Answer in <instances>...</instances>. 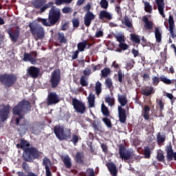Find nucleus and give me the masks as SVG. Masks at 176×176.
I'll use <instances>...</instances> for the list:
<instances>
[{
  "mask_svg": "<svg viewBox=\"0 0 176 176\" xmlns=\"http://www.w3.org/2000/svg\"><path fill=\"white\" fill-rule=\"evenodd\" d=\"M115 11L116 12L118 16H122V8L120 5H116L115 8Z\"/></svg>",
  "mask_w": 176,
  "mask_h": 176,
  "instance_id": "obj_63",
  "label": "nucleus"
},
{
  "mask_svg": "<svg viewBox=\"0 0 176 176\" xmlns=\"http://www.w3.org/2000/svg\"><path fill=\"white\" fill-rule=\"evenodd\" d=\"M118 116L120 123H126L127 116L126 115V109L122 106H118Z\"/></svg>",
  "mask_w": 176,
  "mask_h": 176,
  "instance_id": "obj_21",
  "label": "nucleus"
},
{
  "mask_svg": "<svg viewBox=\"0 0 176 176\" xmlns=\"http://www.w3.org/2000/svg\"><path fill=\"white\" fill-rule=\"evenodd\" d=\"M102 120L107 126V127H108L109 129H111V127H112V122H111V119L106 117L103 118Z\"/></svg>",
  "mask_w": 176,
  "mask_h": 176,
  "instance_id": "obj_49",
  "label": "nucleus"
},
{
  "mask_svg": "<svg viewBox=\"0 0 176 176\" xmlns=\"http://www.w3.org/2000/svg\"><path fill=\"white\" fill-rule=\"evenodd\" d=\"M73 0H55V5L60 6V5H64V3H71Z\"/></svg>",
  "mask_w": 176,
  "mask_h": 176,
  "instance_id": "obj_48",
  "label": "nucleus"
},
{
  "mask_svg": "<svg viewBox=\"0 0 176 176\" xmlns=\"http://www.w3.org/2000/svg\"><path fill=\"white\" fill-rule=\"evenodd\" d=\"M112 16L113 14L111 12L105 10H102L98 14V19L99 20H102V21H104L105 23V20H112Z\"/></svg>",
  "mask_w": 176,
  "mask_h": 176,
  "instance_id": "obj_17",
  "label": "nucleus"
},
{
  "mask_svg": "<svg viewBox=\"0 0 176 176\" xmlns=\"http://www.w3.org/2000/svg\"><path fill=\"white\" fill-rule=\"evenodd\" d=\"M104 85L108 89H109L110 91H112V90H113V83L112 82V79L109 78H107L105 80Z\"/></svg>",
  "mask_w": 176,
  "mask_h": 176,
  "instance_id": "obj_43",
  "label": "nucleus"
},
{
  "mask_svg": "<svg viewBox=\"0 0 176 176\" xmlns=\"http://www.w3.org/2000/svg\"><path fill=\"white\" fill-rule=\"evenodd\" d=\"M75 162L77 163V164H85V154L83 152L76 153Z\"/></svg>",
  "mask_w": 176,
  "mask_h": 176,
  "instance_id": "obj_25",
  "label": "nucleus"
},
{
  "mask_svg": "<svg viewBox=\"0 0 176 176\" xmlns=\"http://www.w3.org/2000/svg\"><path fill=\"white\" fill-rule=\"evenodd\" d=\"M124 24L126 25V27H128V28H131V27H133L131 20H130L127 16H125L124 18Z\"/></svg>",
  "mask_w": 176,
  "mask_h": 176,
  "instance_id": "obj_47",
  "label": "nucleus"
},
{
  "mask_svg": "<svg viewBox=\"0 0 176 176\" xmlns=\"http://www.w3.org/2000/svg\"><path fill=\"white\" fill-rule=\"evenodd\" d=\"M18 149H23V160L28 162L29 163L34 162V160H39L42 159L43 153L39 151L36 147L31 146L28 141L25 139H20L19 144H16Z\"/></svg>",
  "mask_w": 176,
  "mask_h": 176,
  "instance_id": "obj_2",
  "label": "nucleus"
},
{
  "mask_svg": "<svg viewBox=\"0 0 176 176\" xmlns=\"http://www.w3.org/2000/svg\"><path fill=\"white\" fill-rule=\"evenodd\" d=\"M79 53H80V51H78V50H76L75 52H72V60H76V58H78V57L79 56Z\"/></svg>",
  "mask_w": 176,
  "mask_h": 176,
  "instance_id": "obj_61",
  "label": "nucleus"
},
{
  "mask_svg": "<svg viewBox=\"0 0 176 176\" xmlns=\"http://www.w3.org/2000/svg\"><path fill=\"white\" fill-rule=\"evenodd\" d=\"M22 168L25 172L28 173L25 174L24 172H18V176H38V175L34 173L33 172H30V166L27 164V162H23Z\"/></svg>",
  "mask_w": 176,
  "mask_h": 176,
  "instance_id": "obj_16",
  "label": "nucleus"
},
{
  "mask_svg": "<svg viewBox=\"0 0 176 176\" xmlns=\"http://www.w3.org/2000/svg\"><path fill=\"white\" fill-rule=\"evenodd\" d=\"M60 102V96L56 92H50L47 98V105H56Z\"/></svg>",
  "mask_w": 176,
  "mask_h": 176,
  "instance_id": "obj_11",
  "label": "nucleus"
},
{
  "mask_svg": "<svg viewBox=\"0 0 176 176\" xmlns=\"http://www.w3.org/2000/svg\"><path fill=\"white\" fill-rule=\"evenodd\" d=\"M28 27L30 28L31 34L36 35L38 39H43V38H45V29H43L42 25L30 23Z\"/></svg>",
  "mask_w": 176,
  "mask_h": 176,
  "instance_id": "obj_5",
  "label": "nucleus"
},
{
  "mask_svg": "<svg viewBox=\"0 0 176 176\" xmlns=\"http://www.w3.org/2000/svg\"><path fill=\"white\" fill-rule=\"evenodd\" d=\"M168 24H169V32L170 34L173 39L176 38V32H175V23L174 21V17L173 15H170L168 18Z\"/></svg>",
  "mask_w": 176,
  "mask_h": 176,
  "instance_id": "obj_15",
  "label": "nucleus"
},
{
  "mask_svg": "<svg viewBox=\"0 0 176 176\" xmlns=\"http://www.w3.org/2000/svg\"><path fill=\"white\" fill-rule=\"evenodd\" d=\"M61 159L66 168H71V167H72V161L71 160L69 155L61 157Z\"/></svg>",
  "mask_w": 176,
  "mask_h": 176,
  "instance_id": "obj_28",
  "label": "nucleus"
},
{
  "mask_svg": "<svg viewBox=\"0 0 176 176\" xmlns=\"http://www.w3.org/2000/svg\"><path fill=\"white\" fill-rule=\"evenodd\" d=\"M157 105L160 108V111L156 112L155 117L156 118H164V115H163V111H164V102L162 100H159Z\"/></svg>",
  "mask_w": 176,
  "mask_h": 176,
  "instance_id": "obj_24",
  "label": "nucleus"
},
{
  "mask_svg": "<svg viewBox=\"0 0 176 176\" xmlns=\"http://www.w3.org/2000/svg\"><path fill=\"white\" fill-rule=\"evenodd\" d=\"M143 3H144V10L146 13H149L151 14L153 8H152V6L148 1H142Z\"/></svg>",
  "mask_w": 176,
  "mask_h": 176,
  "instance_id": "obj_36",
  "label": "nucleus"
},
{
  "mask_svg": "<svg viewBox=\"0 0 176 176\" xmlns=\"http://www.w3.org/2000/svg\"><path fill=\"white\" fill-rule=\"evenodd\" d=\"M118 47L120 49H118L117 51L119 52V53H122V50H127V49H129V45L124 43L123 42L120 43Z\"/></svg>",
  "mask_w": 176,
  "mask_h": 176,
  "instance_id": "obj_46",
  "label": "nucleus"
},
{
  "mask_svg": "<svg viewBox=\"0 0 176 176\" xmlns=\"http://www.w3.org/2000/svg\"><path fill=\"white\" fill-rule=\"evenodd\" d=\"M149 112H151V107L148 105H144L142 113L144 120H149Z\"/></svg>",
  "mask_w": 176,
  "mask_h": 176,
  "instance_id": "obj_31",
  "label": "nucleus"
},
{
  "mask_svg": "<svg viewBox=\"0 0 176 176\" xmlns=\"http://www.w3.org/2000/svg\"><path fill=\"white\" fill-rule=\"evenodd\" d=\"M42 164L45 166V168H50L49 166H52V161L47 157H44Z\"/></svg>",
  "mask_w": 176,
  "mask_h": 176,
  "instance_id": "obj_45",
  "label": "nucleus"
},
{
  "mask_svg": "<svg viewBox=\"0 0 176 176\" xmlns=\"http://www.w3.org/2000/svg\"><path fill=\"white\" fill-rule=\"evenodd\" d=\"M155 3L157 6L158 12L163 19H166V14H164V0H155Z\"/></svg>",
  "mask_w": 176,
  "mask_h": 176,
  "instance_id": "obj_20",
  "label": "nucleus"
},
{
  "mask_svg": "<svg viewBox=\"0 0 176 176\" xmlns=\"http://www.w3.org/2000/svg\"><path fill=\"white\" fill-rule=\"evenodd\" d=\"M142 21L144 23V28L146 30H153V22H152V21H149L148 16H142Z\"/></svg>",
  "mask_w": 176,
  "mask_h": 176,
  "instance_id": "obj_23",
  "label": "nucleus"
},
{
  "mask_svg": "<svg viewBox=\"0 0 176 176\" xmlns=\"http://www.w3.org/2000/svg\"><path fill=\"white\" fill-rule=\"evenodd\" d=\"M10 113V105L0 104V119L1 122H6Z\"/></svg>",
  "mask_w": 176,
  "mask_h": 176,
  "instance_id": "obj_10",
  "label": "nucleus"
},
{
  "mask_svg": "<svg viewBox=\"0 0 176 176\" xmlns=\"http://www.w3.org/2000/svg\"><path fill=\"white\" fill-rule=\"evenodd\" d=\"M134 64H135V62L133 60L128 61L126 64V69H127V71L134 68Z\"/></svg>",
  "mask_w": 176,
  "mask_h": 176,
  "instance_id": "obj_53",
  "label": "nucleus"
},
{
  "mask_svg": "<svg viewBox=\"0 0 176 176\" xmlns=\"http://www.w3.org/2000/svg\"><path fill=\"white\" fill-rule=\"evenodd\" d=\"M46 3V0H33L32 4L35 9H42Z\"/></svg>",
  "mask_w": 176,
  "mask_h": 176,
  "instance_id": "obj_27",
  "label": "nucleus"
},
{
  "mask_svg": "<svg viewBox=\"0 0 176 176\" xmlns=\"http://www.w3.org/2000/svg\"><path fill=\"white\" fill-rule=\"evenodd\" d=\"M17 82V76L14 74H8L5 73L0 75V83L6 89H10V87H13Z\"/></svg>",
  "mask_w": 176,
  "mask_h": 176,
  "instance_id": "obj_4",
  "label": "nucleus"
},
{
  "mask_svg": "<svg viewBox=\"0 0 176 176\" xmlns=\"http://www.w3.org/2000/svg\"><path fill=\"white\" fill-rule=\"evenodd\" d=\"M166 152L168 162H173V160L176 161V152H174V150H173V145L171 144L166 146Z\"/></svg>",
  "mask_w": 176,
  "mask_h": 176,
  "instance_id": "obj_13",
  "label": "nucleus"
},
{
  "mask_svg": "<svg viewBox=\"0 0 176 176\" xmlns=\"http://www.w3.org/2000/svg\"><path fill=\"white\" fill-rule=\"evenodd\" d=\"M102 85L101 84V82L97 81L96 82L95 91H96V95L100 96V94H101V93L102 91Z\"/></svg>",
  "mask_w": 176,
  "mask_h": 176,
  "instance_id": "obj_35",
  "label": "nucleus"
},
{
  "mask_svg": "<svg viewBox=\"0 0 176 176\" xmlns=\"http://www.w3.org/2000/svg\"><path fill=\"white\" fill-rule=\"evenodd\" d=\"M151 155H152V152L151 151V148L148 146H145L144 150V158L145 159H151Z\"/></svg>",
  "mask_w": 176,
  "mask_h": 176,
  "instance_id": "obj_39",
  "label": "nucleus"
},
{
  "mask_svg": "<svg viewBox=\"0 0 176 176\" xmlns=\"http://www.w3.org/2000/svg\"><path fill=\"white\" fill-rule=\"evenodd\" d=\"M72 105L74 107V109L78 113L83 115V113L86 112V104H85V103L81 100H78L76 98H74L72 99Z\"/></svg>",
  "mask_w": 176,
  "mask_h": 176,
  "instance_id": "obj_9",
  "label": "nucleus"
},
{
  "mask_svg": "<svg viewBox=\"0 0 176 176\" xmlns=\"http://www.w3.org/2000/svg\"><path fill=\"white\" fill-rule=\"evenodd\" d=\"M50 82L52 89H56L58 87L61 82V72L60 69H55L52 72Z\"/></svg>",
  "mask_w": 176,
  "mask_h": 176,
  "instance_id": "obj_7",
  "label": "nucleus"
},
{
  "mask_svg": "<svg viewBox=\"0 0 176 176\" xmlns=\"http://www.w3.org/2000/svg\"><path fill=\"white\" fill-rule=\"evenodd\" d=\"M60 19L61 10L56 6H54L49 11L48 19L38 18V21L41 23L45 27H53L57 23H60Z\"/></svg>",
  "mask_w": 176,
  "mask_h": 176,
  "instance_id": "obj_3",
  "label": "nucleus"
},
{
  "mask_svg": "<svg viewBox=\"0 0 176 176\" xmlns=\"http://www.w3.org/2000/svg\"><path fill=\"white\" fill-rule=\"evenodd\" d=\"M105 102H107L110 107H112V105H115V99L110 96H107L105 98Z\"/></svg>",
  "mask_w": 176,
  "mask_h": 176,
  "instance_id": "obj_50",
  "label": "nucleus"
},
{
  "mask_svg": "<svg viewBox=\"0 0 176 176\" xmlns=\"http://www.w3.org/2000/svg\"><path fill=\"white\" fill-rule=\"evenodd\" d=\"M54 3H53V1H50L47 4L43 6V7L41 8V13H43L45 10L50 9V8H52L54 6Z\"/></svg>",
  "mask_w": 176,
  "mask_h": 176,
  "instance_id": "obj_40",
  "label": "nucleus"
},
{
  "mask_svg": "<svg viewBox=\"0 0 176 176\" xmlns=\"http://www.w3.org/2000/svg\"><path fill=\"white\" fill-rule=\"evenodd\" d=\"M111 74V69L109 67H104L101 70V78H108Z\"/></svg>",
  "mask_w": 176,
  "mask_h": 176,
  "instance_id": "obj_37",
  "label": "nucleus"
},
{
  "mask_svg": "<svg viewBox=\"0 0 176 176\" xmlns=\"http://www.w3.org/2000/svg\"><path fill=\"white\" fill-rule=\"evenodd\" d=\"M87 46V41L86 40L82 41L77 44V50L80 52H85V49H86Z\"/></svg>",
  "mask_w": 176,
  "mask_h": 176,
  "instance_id": "obj_33",
  "label": "nucleus"
},
{
  "mask_svg": "<svg viewBox=\"0 0 176 176\" xmlns=\"http://www.w3.org/2000/svg\"><path fill=\"white\" fill-rule=\"evenodd\" d=\"M91 67H93L94 72L96 71H100L101 68L102 67V64H98L97 65H94V64L91 65Z\"/></svg>",
  "mask_w": 176,
  "mask_h": 176,
  "instance_id": "obj_62",
  "label": "nucleus"
},
{
  "mask_svg": "<svg viewBox=\"0 0 176 176\" xmlns=\"http://www.w3.org/2000/svg\"><path fill=\"white\" fill-rule=\"evenodd\" d=\"M58 39L60 43H64L65 45L68 43V40L65 38L64 33H58Z\"/></svg>",
  "mask_w": 176,
  "mask_h": 176,
  "instance_id": "obj_38",
  "label": "nucleus"
},
{
  "mask_svg": "<svg viewBox=\"0 0 176 176\" xmlns=\"http://www.w3.org/2000/svg\"><path fill=\"white\" fill-rule=\"evenodd\" d=\"M92 127L95 131H100V127L98 126V123L97 122V121H93Z\"/></svg>",
  "mask_w": 176,
  "mask_h": 176,
  "instance_id": "obj_60",
  "label": "nucleus"
},
{
  "mask_svg": "<svg viewBox=\"0 0 176 176\" xmlns=\"http://www.w3.org/2000/svg\"><path fill=\"white\" fill-rule=\"evenodd\" d=\"M7 32L12 42L16 43L19 41V38L20 37V28L16 27L14 30H8Z\"/></svg>",
  "mask_w": 176,
  "mask_h": 176,
  "instance_id": "obj_12",
  "label": "nucleus"
},
{
  "mask_svg": "<svg viewBox=\"0 0 176 176\" xmlns=\"http://www.w3.org/2000/svg\"><path fill=\"white\" fill-rule=\"evenodd\" d=\"M130 36L132 41L138 44L141 43V39H140V35L135 34H131Z\"/></svg>",
  "mask_w": 176,
  "mask_h": 176,
  "instance_id": "obj_42",
  "label": "nucleus"
},
{
  "mask_svg": "<svg viewBox=\"0 0 176 176\" xmlns=\"http://www.w3.org/2000/svg\"><path fill=\"white\" fill-rule=\"evenodd\" d=\"M26 72L28 76L30 78H33L34 79H36L38 76H39V74L41 72V69L39 67H36L35 66H30L27 70Z\"/></svg>",
  "mask_w": 176,
  "mask_h": 176,
  "instance_id": "obj_14",
  "label": "nucleus"
},
{
  "mask_svg": "<svg viewBox=\"0 0 176 176\" xmlns=\"http://www.w3.org/2000/svg\"><path fill=\"white\" fill-rule=\"evenodd\" d=\"M72 22L74 28H78V27H79L80 22L78 18H74L72 20Z\"/></svg>",
  "mask_w": 176,
  "mask_h": 176,
  "instance_id": "obj_58",
  "label": "nucleus"
},
{
  "mask_svg": "<svg viewBox=\"0 0 176 176\" xmlns=\"http://www.w3.org/2000/svg\"><path fill=\"white\" fill-rule=\"evenodd\" d=\"M104 36V32L102 30H98L96 32L95 38H102Z\"/></svg>",
  "mask_w": 176,
  "mask_h": 176,
  "instance_id": "obj_64",
  "label": "nucleus"
},
{
  "mask_svg": "<svg viewBox=\"0 0 176 176\" xmlns=\"http://www.w3.org/2000/svg\"><path fill=\"white\" fill-rule=\"evenodd\" d=\"M80 84L81 85V86L85 87L89 85V82H87V81H86V76H82L80 80Z\"/></svg>",
  "mask_w": 176,
  "mask_h": 176,
  "instance_id": "obj_52",
  "label": "nucleus"
},
{
  "mask_svg": "<svg viewBox=\"0 0 176 176\" xmlns=\"http://www.w3.org/2000/svg\"><path fill=\"white\" fill-rule=\"evenodd\" d=\"M23 60L25 62L29 61L33 65H35V64H36V59L32 56L30 54H28L27 52H24Z\"/></svg>",
  "mask_w": 176,
  "mask_h": 176,
  "instance_id": "obj_26",
  "label": "nucleus"
},
{
  "mask_svg": "<svg viewBox=\"0 0 176 176\" xmlns=\"http://www.w3.org/2000/svg\"><path fill=\"white\" fill-rule=\"evenodd\" d=\"M114 37L116 38L117 41L119 42V43H122L124 42V38L123 34H119L118 35L115 34Z\"/></svg>",
  "mask_w": 176,
  "mask_h": 176,
  "instance_id": "obj_57",
  "label": "nucleus"
},
{
  "mask_svg": "<svg viewBox=\"0 0 176 176\" xmlns=\"http://www.w3.org/2000/svg\"><path fill=\"white\" fill-rule=\"evenodd\" d=\"M123 78H124V74L122 70L118 72V78L119 83H123Z\"/></svg>",
  "mask_w": 176,
  "mask_h": 176,
  "instance_id": "obj_54",
  "label": "nucleus"
},
{
  "mask_svg": "<svg viewBox=\"0 0 176 176\" xmlns=\"http://www.w3.org/2000/svg\"><path fill=\"white\" fill-rule=\"evenodd\" d=\"M101 112L103 116H105L106 118H109L111 116L108 107H107L104 103L101 105Z\"/></svg>",
  "mask_w": 176,
  "mask_h": 176,
  "instance_id": "obj_34",
  "label": "nucleus"
},
{
  "mask_svg": "<svg viewBox=\"0 0 176 176\" xmlns=\"http://www.w3.org/2000/svg\"><path fill=\"white\" fill-rule=\"evenodd\" d=\"M54 133L59 141H63V140H69V138H71V132H69L68 135L65 134L64 132V128L60 126H56L54 128Z\"/></svg>",
  "mask_w": 176,
  "mask_h": 176,
  "instance_id": "obj_8",
  "label": "nucleus"
},
{
  "mask_svg": "<svg viewBox=\"0 0 176 176\" xmlns=\"http://www.w3.org/2000/svg\"><path fill=\"white\" fill-rule=\"evenodd\" d=\"M118 100L121 107H125L129 102L127 100V96L126 95H120V94H118Z\"/></svg>",
  "mask_w": 176,
  "mask_h": 176,
  "instance_id": "obj_30",
  "label": "nucleus"
},
{
  "mask_svg": "<svg viewBox=\"0 0 176 176\" xmlns=\"http://www.w3.org/2000/svg\"><path fill=\"white\" fill-rule=\"evenodd\" d=\"M100 5L102 9H108V6H109L108 1L107 0H100Z\"/></svg>",
  "mask_w": 176,
  "mask_h": 176,
  "instance_id": "obj_51",
  "label": "nucleus"
},
{
  "mask_svg": "<svg viewBox=\"0 0 176 176\" xmlns=\"http://www.w3.org/2000/svg\"><path fill=\"white\" fill-rule=\"evenodd\" d=\"M71 142H73L74 146H76L78 142H79V136L78 135H73L71 139Z\"/></svg>",
  "mask_w": 176,
  "mask_h": 176,
  "instance_id": "obj_56",
  "label": "nucleus"
},
{
  "mask_svg": "<svg viewBox=\"0 0 176 176\" xmlns=\"http://www.w3.org/2000/svg\"><path fill=\"white\" fill-rule=\"evenodd\" d=\"M31 111V103L30 101L23 99L20 101L16 105H15L12 108V113L15 116H19V118H15V123L16 126H19L17 131L20 133V134H25L28 130H30V127H31V124L30 121L27 120H24L20 124V120L24 119V116L28 113V112Z\"/></svg>",
  "mask_w": 176,
  "mask_h": 176,
  "instance_id": "obj_1",
  "label": "nucleus"
},
{
  "mask_svg": "<svg viewBox=\"0 0 176 176\" xmlns=\"http://www.w3.org/2000/svg\"><path fill=\"white\" fill-rule=\"evenodd\" d=\"M118 152L120 155V158L124 160L125 163H128L127 160H130L133 156H134L133 151L129 150L126 148L124 144H120L118 148Z\"/></svg>",
  "mask_w": 176,
  "mask_h": 176,
  "instance_id": "obj_6",
  "label": "nucleus"
},
{
  "mask_svg": "<svg viewBox=\"0 0 176 176\" xmlns=\"http://www.w3.org/2000/svg\"><path fill=\"white\" fill-rule=\"evenodd\" d=\"M95 100H96V97L94 94H90L88 97V102L89 104V108H93V107H94Z\"/></svg>",
  "mask_w": 176,
  "mask_h": 176,
  "instance_id": "obj_44",
  "label": "nucleus"
},
{
  "mask_svg": "<svg viewBox=\"0 0 176 176\" xmlns=\"http://www.w3.org/2000/svg\"><path fill=\"white\" fill-rule=\"evenodd\" d=\"M164 154L163 152L157 153V159L158 162H164Z\"/></svg>",
  "mask_w": 176,
  "mask_h": 176,
  "instance_id": "obj_59",
  "label": "nucleus"
},
{
  "mask_svg": "<svg viewBox=\"0 0 176 176\" xmlns=\"http://www.w3.org/2000/svg\"><path fill=\"white\" fill-rule=\"evenodd\" d=\"M107 167L112 176H118V169L116 165L113 162H109L107 164Z\"/></svg>",
  "mask_w": 176,
  "mask_h": 176,
  "instance_id": "obj_22",
  "label": "nucleus"
},
{
  "mask_svg": "<svg viewBox=\"0 0 176 176\" xmlns=\"http://www.w3.org/2000/svg\"><path fill=\"white\" fill-rule=\"evenodd\" d=\"M141 94H142V96H145V97H149V96L155 94V88L152 86H144L142 87Z\"/></svg>",
  "mask_w": 176,
  "mask_h": 176,
  "instance_id": "obj_18",
  "label": "nucleus"
},
{
  "mask_svg": "<svg viewBox=\"0 0 176 176\" xmlns=\"http://www.w3.org/2000/svg\"><path fill=\"white\" fill-rule=\"evenodd\" d=\"M152 83L153 86H157L159 85V83H160V80L162 81V80H160V77L159 78L158 76H153L152 78Z\"/></svg>",
  "mask_w": 176,
  "mask_h": 176,
  "instance_id": "obj_55",
  "label": "nucleus"
},
{
  "mask_svg": "<svg viewBox=\"0 0 176 176\" xmlns=\"http://www.w3.org/2000/svg\"><path fill=\"white\" fill-rule=\"evenodd\" d=\"M160 80L161 82H163V83H164L165 85H174L175 83L176 89V80H170L167 78L166 76L162 75L160 76Z\"/></svg>",
  "mask_w": 176,
  "mask_h": 176,
  "instance_id": "obj_29",
  "label": "nucleus"
},
{
  "mask_svg": "<svg viewBox=\"0 0 176 176\" xmlns=\"http://www.w3.org/2000/svg\"><path fill=\"white\" fill-rule=\"evenodd\" d=\"M166 141V135H162L160 132H159L157 135V144H163Z\"/></svg>",
  "mask_w": 176,
  "mask_h": 176,
  "instance_id": "obj_41",
  "label": "nucleus"
},
{
  "mask_svg": "<svg viewBox=\"0 0 176 176\" xmlns=\"http://www.w3.org/2000/svg\"><path fill=\"white\" fill-rule=\"evenodd\" d=\"M155 36L157 43H161L162 42V33L160 32V27L155 28Z\"/></svg>",
  "mask_w": 176,
  "mask_h": 176,
  "instance_id": "obj_32",
  "label": "nucleus"
},
{
  "mask_svg": "<svg viewBox=\"0 0 176 176\" xmlns=\"http://www.w3.org/2000/svg\"><path fill=\"white\" fill-rule=\"evenodd\" d=\"M96 19V15L93 14V12L88 11L84 17V24L86 27H90V24H91V21Z\"/></svg>",
  "mask_w": 176,
  "mask_h": 176,
  "instance_id": "obj_19",
  "label": "nucleus"
}]
</instances>
